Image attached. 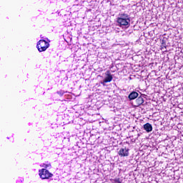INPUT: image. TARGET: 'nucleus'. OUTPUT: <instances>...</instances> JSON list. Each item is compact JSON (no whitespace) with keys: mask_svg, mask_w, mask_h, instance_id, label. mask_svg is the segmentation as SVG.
<instances>
[{"mask_svg":"<svg viewBox=\"0 0 183 183\" xmlns=\"http://www.w3.org/2000/svg\"><path fill=\"white\" fill-rule=\"evenodd\" d=\"M41 167H43V168H44V169H46V168H51V164L44 163Z\"/></svg>","mask_w":183,"mask_h":183,"instance_id":"9","label":"nucleus"},{"mask_svg":"<svg viewBox=\"0 0 183 183\" xmlns=\"http://www.w3.org/2000/svg\"><path fill=\"white\" fill-rule=\"evenodd\" d=\"M105 75L106 77L103 80V82H102L103 85H105V84H107V82H111V81H112L114 79V77H112V74H111V73H109L108 71H106Z\"/></svg>","mask_w":183,"mask_h":183,"instance_id":"4","label":"nucleus"},{"mask_svg":"<svg viewBox=\"0 0 183 183\" xmlns=\"http://www.w3.org/2000/svg\"><path fill=\"white\" fill-rule=\"evenodd\" d=\"M144 104V98L142 97H139L136 99V107H139V105H142Z\"/></svg>","mask_w":183,"mask_h":183,"instance_id":"8","label":"nucleus"},{"mask_svg":"<svg viewBox=\"0 0 183 183\" xmlns=\"http://www.w3.org/2000/svg\"><path fill=\"white\" fill-rule=\"evenodd\" d=\"M36 48L39 52H44L46 49L49 48V43L44 39H41L37 42Z\"/></svg>","mask_w":183,"mask_h":183,"instance_id":"2","label":"nucleus"},{"mask_svg":"<svg viewBox=\"0 0 183 183\" xmlns=\"http://www.w3.org/2000/svg\"><path fill=\"white\" fill-rule=\"evenodd\" d=\"M57 94L60 97H62L64 95V94H65V92H64V91H62V90H60V91L57 92Z\"/></svg>","mask_w":183,"mask_h":183,"instance_id":"10","label":"nucleus"},{"mask_svg":"<svg viewBox=\"0 0 183 183\" xmlns=\"http://www.w3.org/2000/svg\"><path fill=\"white\" fill-rule=\"evenodd\" d=\"M39 175L41 179H49L54 177V174L49 172L46 169H39Z\"/></svg>","mask_w":183,"mask_h":183,"instance_id":"3","label":"nucleus"},{"mask_svg":"<svg viewBox=\"0 0 183 183\" xmlns=\"http://www.w3.org/2000/svg\"><path fill=\"white\" fill-rule=\"evenodd\" d=\"M143 128L146 132H152V124L149 123H146L144 124Z\"/></svg>","mask_w":183,"mask_h":183,"instance_id":"6","label":"nucleus"},{"mask_svg":"<svg viewBox=\"0 0 183 183\" xmlns=\"http://www.w3.org/2000/svg\"><path fill=\"white\" fill-rule=\"evenodd\" d=\"M130 22L131 19L129 15L125 13H121L119 14L117 23L120 25V26H129Z\"/></svg>","mask_w":183,"mask_h":183,"instance_id":"1","label":"nucleus"},{"mask_svg":"<svg viewBox=\"0 0 183 183\" xmlns=\"http://www.w3.org/2000/svg\"><path fill=\"white\" fill-rule=\"evenodd\" d=\"M119 157H129V149H127V147L122 148L118 152Z\"/></svg>","mask_w":183,"mask_h":183,"instance_id":"5","label":"nucleus"},{"mask_svg":"<svg viewBox=\"0 0 183 183\" xmlns=\"http://www.w3.org/2000/svg\"><path fill=\"white\" fill-rule=\"evenodd\" d=\"M114 182H115V183H122V182H121V179H116L114 180Z\"/></svg>","mask_w":183,"mask_h":183,"instance_id":"11","label":"nucleus"},{"mask_svg":"<svg viewBox=\"0 0 183 183\" xmlns=\"http://www.w3.org/2000/svg\"><path fill=\"white\" fill-rule=\"evenodd\" d=\"M136 98H138V93L137 92H132V93L129 94V99H130V101H132V99H135Z\"/></svg>","mask_w":183,"mask_h":183,"instance_id":"7","label":"nucleus"}]
</instances>
